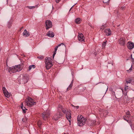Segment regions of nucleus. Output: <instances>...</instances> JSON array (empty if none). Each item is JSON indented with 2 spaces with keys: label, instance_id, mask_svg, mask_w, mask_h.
Returning <instances> with one entry per match:
<instances>
[{
  "label": "nucleus",
  "instance_id": "obj_12",
  "mask_svg": "<svg viewBox=\"0 0 134 134\" xmlns=\"http://www.w3.org/2000/svg\"><path fill=\"white\" fill-rule=\"evenodd\" d=\"M104 32L105 33V35L107 36H110L111 34V31L110 29H105L104 30Z\"/></svg>",
  "mask_w": 134,
  "mask_h": 134
},
{
  "label": "nucleus",
  "instance_id": "obj_42",
  "mask_svg": "<svg viewBox=\"0 0 134 134\" xmlns=\"http://www.w3.org/2000/svg\"><path fill=\"white\" fill-rule=\"evenodd\" d=\"M109 0H108V1H107V2H104V3H109ZM103 2H104V1H103Z\"/></svg>",
  "mask_w": 134,
  "mask_h": 134
},
{
  "label": "nucleus",
  "instance_id": "obj_30",
  "mask_svg": "<svg viewBox=\"0 0 134 134\" xmlns=\"http://www.w3.org/2000/svg\"><path fill=\"white\" fill-rule=\"evenodd\" d=\"M132 65H131V67L130 68V69L129 70H127V71L128 72H129V71H131V70H132Z\"/></svg>",
  "mask_w": 134,
  "mask_h": 134
},
{
  "label": "nucleus",
  "instance_id": "obj_21",
  "mask_svg": "<svg viewBox=\"0 0 134 134\" xmlns=\"http://www.w3.org/2000/svg\"><path fill=\"white\" fill-rule=\"evenodd\" d=\"M75 22L77 24L80 23L81 22L80 19L79 18H77L75 19Z\"/></svg>",
  "mask_w": 134,
  "mask_h": 134
},
{
  "label": "nucleus",
  "instance_id": "obj_18",
  "mask_svg": "<svg viewBox=\"0 0 134 134\" xmlns=\"http://www.w3.org/2000/svg\"><path fill=\"white\" fill-rule=\"evenodd\" d=\"M63 45V46H64L65 47V46L64 45V44L63 43H62L61 44H58V46H57L55 48H54V49H55V52H57V49H58V47H59L61 45Z\"/></svg>",
  "mask_w": 134,
  "mask_h": 134
},
{
  "label": "nucleus",
  "instance_id": "obj_31",
  "mask_svg": "<svg viewBox=\"0 0 134 134\" xmlns=\"http://www.w3.org/2000/svg\"><path fill=\"white\" fill-rule=\"evenodd\" d=\"M126 82L127 83V84L128 83H130L131 82V80H129V81H126Z\"/></svg>",
  "mask_w": 134,
  "mask_h": 134
},
{
  "label": "nucleus",
  "instance_id": "obj_26",
  "mask_svg": "<svg viewBox=\"0 0 134 134\" xmlns=\"http://www.w3.org/2000/svg\"><path fill=\"white\" fill-rule=\"evenodd\" d=\"M3 93H4V92H5L6 91H7V90L6 88L5 87H3Z\"/></svg>",
  "mask_w": 134,
  "mask_h": 134
},
{
  "label": "nucleus",
  "instance_id": "obj_25",
  "mask_svg": "<svg viewBox=\"0 0 134 134\" xmlns=\"http://www.w3.org/2000/svg\"><path fill=\"white\" fill-rule=\"evenodd\" d=\"M37 124L38 126L39 127H40L41 125L42 124L41 122L40 121H38L37 122Z\"/></svg>",
  "mask_w": 134,
  "mask_h": 134
},
{
  "label": "nucleus",
  "instance_id": "obj_17",
  "mask_svg": "<svg viewBox=\"0 0 134 134\" xmlns=\"http://www.w3.org/2000/svg\"><path fill=\"white\" fill-rule=\"evenodd\" d=\"M74 80H72L71 82L70 85L69 86V87L67 88V91H68L69 90H70L71 88L72 87V86L73 85V83Z\"/></svg>",
  "mask_w": 134,
  "mask_h": 134
},
{
  "label": "nucleus",
  "instance_id": "obj_45",
  "mask_svg": "<svg viewBox=\"0 0 134 134\" xmlns=\"http://www.w3.org/2000/svg\"><path fill=\"white\" fill-rule=\"evenodd\" d=\"M122 9H124L125 8V7H122Z\"/></svg>",
  "mask_w": 134,
  "mask_h": 134
},
{
  "label": "nucleus",
  "instance_id": "obj_11",
  "mask_svg": "<svg viewBox=\"0 0 134 134\" xmlns=\"http://www.w3.org/2000/svg\"><path fill=\"white\" fill-rule=\"evenodd\" d=\"M123 94L124 96L123 98V100L124 102H126L127 100L128 96L127 95V92H125L124 93V92L123 90H122Z\"/></svg>",
  "mask_w": 134,
  "mask_h": 134
},
{
  "label": "nucleus",
  "instance_id": "obj_49",
  "mask_svg": "<svg viewBox=\"0 0 134 134\" xmlns=\"http://www.w3.org/2000/svg\"><path fill=\"white\" fill-rule=\"evenodd\" d=\"M112 64V65H113V63H112V64Z\"/></svg>",
  "mask_w": 134,
  "mask_h": 134
},
{
  "label": "nucleus",
  "instance_id": "obj_9",
  "mask_svg": "<svg viewBox=\"0 0 134 134\" xmlns=\"http://www.w3.org/2000/svg\"><path fill=\"white\" fill-rule=\"evenodd\" d=\"M46 27L47 30L51 27L52 26L51 21L49 20H47L45 22Z\"/></svg>",
  "mask_w": 134,
  "mask_h": 134
},
{
  "label": "nucleus",
  "instance_id": "obj_43",
  "mask_svg": "<svg viewBox=\"0 0 134 134\" xmlns=\"http://www.w3.org/2000/svg\"><path fill=\"white\" fill-rule=\"evenodd\" d=\"M55 54H53V58H54V56H55Z\"/></svg>",
  "mask_w": 134,
  "mask_h": 134
},
{
  "label": "nucleus",
  "instance_id": "obj_34",
  "mask_svg": "<svg viewBox=\"0 0 134 134\" xmlns=\"http://www.w3.org/2000/svg\"><path fill=\"white\" fill-rule=\"evenodd\" d=\"M22 109L23 111V113H26V112L25 111V110H27V109H26V108H25V109H24L23 108Z\"/></svg>",
  "mask_w": 134,
  "mask_h": 134
},
{
  "label": "nucleus",
  "instance_id": "obj_47",
  "mask_svg": "<svg viewBox=\"0 0 134 134\" xmlns=\"http://www.w3.org/2000/svg\"><path fill=\"white\" fill-rule=\"evenodd\" d=\"M23 28V27H21V29H20V30H21Z\"/></svg>",
  "mask_w": 134,
  "mask_h": 134
},
{
  "label": "nucleus",
  "instance_id": "obj_6",
  "mask_svg": "<svg viewBox=\"0 0 134 134\" xmlns=\"http://www.w3.org/2000/svg\"><path fill=\"white\" fill-rule=\"evenodd\" d=\"M50 115V111L48 110H47L42 113V116L43 119L44 120H46L49 118Z\"/></svg>",
  "mask_w": 134,
  "mask_h": 134
},
{
  "label": "nucleus",
  "instance_id": "obj_13",
  "mask_svg": "<svg viewBox=\"0 0 134 134\" xmlns=\"http://www.w3.org/2000/svg\"><path fill=\"white\" fill-rule=\"evenodd\" d=\"M119 43L121 45H124L125 44V40L124 38H121L119 40Z\"/></svg>",
  "mask_w": 134,
  "mask_h": 134
},
{
  "label": "nucleus",
  "instance_id": "obj_7",
  "mask_svg": "<svg viewBox=\"0 0 134 134\" xmlns=\"http://www.w3.org/2000/svg\"><path fill=\"white\" fill-rule=\"evenodd\" d=\"M48 60L45 62L46 69L48 70L53 65L52 61L50 60L47 59Z\"/></svg>",
  "mask_w": 134,
  "mask_h": 134
},
{
  "label": "nucleus",
  "instance_id": "obj_20",
  "mask_svg": "<svg viewBox=\"0 0 134 134\" xmlns=\"http://www.w3.org/2000/svg\"><path fill=\"white\" fill-rule=\"evenodd\" d=\"M3 93L6 97L8 98L10 97L9 93L8 91L6 92Z\"/></svg>",
  "mask_w": 134,
  "mask_h": 134
},
{
  "label": "nucleus",
  "instance_id": "obj_40",
  "mask_svg": "<svg viewBox=\"0 0 134 134\" xmlns=\"http://www.w3.org/2000/svg\"><path fill=\"white\" fill-rule=\"evenodd\" d=\"M21 109L23 108V103H22L21 104Z\"/></svg>",
  "mask_w": 134,
  "mask_h": 134
},
{
  "label": "nucleus",
  "instance_id": "obj_23",
  "mask_svg": "<svg viewBox=\"0 0 134 134\" xmlns=\"http://www.w3.org/2000/svg\"><path fill=\"white\" fill-rule=\"evenodd\" d=\"M27 7L28 8L30 9H33L35 8L38 7V5H36L35 6H27Z\"/></svg>",
  "mask_w": 134,
  "mask_h": 134
},
{
  "label": "nucleus",
  "instance_id": "obj_16",
  "mask_svg": "<svg viewBox=\"0 0 134 134\" xmlns=\"http://www.w3.org/2000/svg\"><path fill=\"white\" fill-rule=\"evenodd\" d=\"M134 44L132 42H130L129 45L128 46V48L129 49H132L134 48Z\"/></svg>",
  "mask_w": 134,
  "mask_h": 134
},
{
  "label": "nucleus",
  "instance_id": "obj_24",
  "mask_svg": "<svg viewBox=\"0 0 134 134\" xmlns=\"http://www.w3.org/2000/svg\"><path fill=\"white\" fill-rule=\"evenodd\" d=\"M102 113L103 114V115L104 116H106V115H107L108 114V111H107L106 110H105L104 111H103L102 112Z\"/></svg>",
  "mask_w": 134,
  "mask_h": 134
},
{
  "label": "nucleus",
  "instance_id": "obj_50",
  "mask_svg": "<svg viewBox=\"0 0 134 134\" xmlns=\"http://www.w3.org/2000/svg\"><path fill=\"white\" fill-rule=\"evenodd\" d=\"M8 1V0H7V2Z\"/></svg>",
  "mask_w": 134,
  "mask_h": 134
},
{
  "label": "nucleus",
  "instance_id": "obj_4",
  "mask_svg": "<svg viewBox=\"0 0 134 134\" xmlns=\"http://www.w3.org/2000/svg\"><path fill=\"white\" fill-rule=\"evenodd\" d=\"M10 69L12 72L15 73L20 71L22 69L20 67V65H19L12 66L10 68Z\"/></svg>",
  "mask_w": 134,
  "mask_h": 134
},
{
  "label": "nucleus",
  "instance_id": "obj_14",
  "mask_svg": "<svg viewBox=\"0 0 134 134\" xmlns=\"http://www.w3.org/2000/svg\"><path fill=\"white\" fill-rule=\"evenodd\" d=\"M47 35L49 37H53L54 36V34L52 31H49L47 33Z\"/></svg>",
  "mask_w": 134,
  "mask_h": 134
},
{
  "label": "nucleus",
  "instance_id": "obj_48",
  "mask_svg": "<svg viewBox=\"0 0 134 134\" xmlns=\"http://www.w3.org/2000/svg\"><path fill=\"white\" fill-rule=\"evenodd\" d=\"M130 126H131V124H130Z\"/></svg>",
  "mask_w": 134,
  "mask_h": 134
},
{
  "label": "nucleus",
  "instance_id": "obj_38",
  "mask_svg": "<svg viewBox=\"0 0 134 134\" xmlns=\"http://www.w3.org/2000/svg\"><path fill=\"white\" fill-rule=\"evenodd\" d=\"M61 0H55V1L57 3H59Z\"/></svg>",
  "mask_w": 134,
  "mask_h": 134
},
{
  "label": "nucleus",
  "instance_id": "obj_44",
  "mask_svg": "<svg viewBox=\"0 0 134 134\" xmlns=\"http://www.w3.org/2000/svg\"><path fill=\"white\" fill-rule=\"evenodd\" d=\"M56 52H55V51H54V53L53 54H56Z\"/></svg>",
  "mask_w": 134,
  "mask_h": 134
},
{
  "label": "nucleus",
  "instance_id": "obj_8",
  "mask_svg": "<svg viewBox=\"0 0 134 134\" xmlns=\"http://www.w3.org/2000/svg\"><path fill=\"white\" fill-rule=\"evenodd\" d=\"M62 116V113L61 112H58V111L57 113L54 115L53 118V119L55 120H57Z\"/></svg>",
  "mask_w": 134,
  "mask_h": 134
},
{
  "label": "nucleus",
  "instance_id": "obj_39",
  "mask_svg": "<svg viewBox=\"0 0 134 134\" xmlns=\"http://www.w3.org/2000/svg\"><path fill=\"white\" fill-rule=\"evenodd\" d=\"M130 114V112L129 111H127L126 113V114L127 115H129Z\"/></svg>",
  "mask_w": 134,
  "mask_h": 134
},
{
  "label": "nucleus",
  "instance_id": "obj_46",
  "mask_svg": "<svg viewBox=\"0 0 134 134\" xmlns=\"http://www.w3.org/2000/svg\"><path fill=\"white\" fill-rule=\"evenodd\" d=\"M124 120H126L127 121H127V120H126L125 119V118H124Z\"/></svg>",
  "mask_w": 134,
  "mask_h": 134
},
{
  "label": "nucleus",
  "instance_id": "obj_10",
  "mask_svg": "<svg viewBox=\"0 0 134 134\" xmlns=\"http://www.w3.org/2000/svg\"><path fill=\"white\" fill-rule=\"evenodd\" d=\"M78 39L79 41H83L84 40V37L83 34L81 33H79Z\"/></svg>",
  "mask_w": 134,
  "mask_h": 134
},
{
  "label": "nucleus",
  "instance_id": "obj_1",
  "mask_svg": "<svg viewBox=\"0 0 134 134\" xmlns=\"http://www.w3.org/2000/svg\"><path fill=\"white\" fill-rule=\"evenodd\" d=\"M62 110L64 114H66V117L69 122V124H71V113L70 111H68L67 113L66 110L64 108V107L60 105H59L58 107V111L61 112Z\"/></svg>",
  "mask_w": 134,
  "mask_h": 134
},
{
  "label": "nucleus",
  "instance_id": "obj_36",
  "mask_svg": "<svg viewBox=\"0 0 134 134\" xmlns=\"http://www.w3.org/2000/svg\"><path fill=\"white\" fill-rule=\"evenodd\" d=\"M106 25H104V26H103L102 27V28H101V29H104V27H106Z\"/></svg>",
  "mask_w": 134,
  "mask_h": 134
},
{
  "label": "nucleus",
  "instance_id": "obj_28",
  "mask_svg": "<svg viewBox=\"0 0 134 134\" xmlns=\"http://www.w3.org/2000/svg\"><path fill=\"white\" fill-rule=\"evenodd\" d=\"M106 41L105 42H104L102 44V46L103 47H104L106 45Z\"/></svg>",
  "mask_w": 134,
  "mask_h": 134
},
{
  "label": "nucleus",
  "instance_id": "obj_37",
  "mask_svg": "<svg viewBox=\"0 0 134 134\" xmlns=\"http://www.w3.org/2000/svg\"><path fill=\"white\" fill-rule=\"evenodd\" d=\"M131 59L133 61H134V59H133V58H132V54H131Z\"/></svg>",
  "mask_w": 134,
  "mask_h": 134
},
{
  "label": "nucleus",
  "instance_id": "obj_3",
  "mask_svg": "<svg viewBox=\"0 0 134 134\" xmlns=\"http://www.w3.org/2000/svg\"><path fill=\"white\" fill-rule=\"evenodd\" d=\"M20 77V79L18 80V82L20 84H24L28 82L29 77L28 75L26 74L21 75Z\"/></svg>",
  "mask_w": 134,
  "mask_h": 134
},
{
  "label": "nucleus",
  "instance_id": "obj_32",
  "mask_svg": "<svg viewBox=\"0 0 134 134\" xmlns=\"http://www.w3.org/2000/svg\"><path fill=\"white\" fill-rule=\"evenodd\" d=\"M128 87V86H125V92H127V91H126L127 90V87Z\"/></svg>",
  "mask_w": 134,
  "mask_h": 134
},
{
  "label": "nucleus",
  "instance_id": "obj_19",
  "mask_svg": "<svg viewBox=\"0 0 134 134\" xmlns=\"http://www.w3.org/2000/svg\"><path fill=\"white\" fill-rule=\"evenodd\" d=\"M89 122H90V123L89 124L90 125L92 126L95 124L96 121L94 120H92L91 121H89Z\"/></svg>",
  "mask_w": 134,
  "mask_h": 134
},
{
  "label": "nucleus",
  "instance_id": "obj_15",
  "mask_svg": "<svg viewBox=\"0 0 134 134\" xmlns=\"http://www.w3.org/2000/svg\"><path fill=\"white\" fill-rule=\"evenodd\" d=\"M30 34L26 30H25L23 33V36H25V37H27L29 36Z\"/></svg>",
  "mask_w": 134,
  "mask_h": 134
},
{
  "label": "nucleus",
  "instance_id": "obj_5",
  "mask_svg": "<svg viewBox=\"0 0 134 134\" xmlns=\"http://www.w3.org/2000/svg\"><path fill=\"white\" fill-rule=\"evenodd\" d=\"M27 99V100H26L25 103L29 107H31L35 103L34 100L30 97H28Z\"/></svg>",
  "mask_w": 134,
  "mask_h": 134
},
{
  "label": "nucleus",
  "instance_id": "obj_2",
  "mask_svg": "<svg viewBox=\"0 0 134 134\" xmlns=\"http://www.w3.org/2000/svg\"><path fill=\"white\" fill-rule=\"evenodd\" d=\"M77 123L78 126H81L84 125L86 123L87 119L82 115L78 116L77 118Z\"/></svg>",
  "mask_w": 134,
  "mask_h": 134
},
{
  "label": "nucleus",
  "instance_id": "obj_35",
  "mask_svg": "<svg viewBox=\"0 0 134 134\" xmlns=\"http://www.w3.org/2000/svg\"><path fill=\"white\" fill-rule=\"evenodd\" d=\"M27 119H23L22 120V121L23 122H25L26 121Z\"/></svg>",
  "mask_w": 134,
  "mask_h": 134
},
{
  "label": "nucleus",
  "instance_id": "obj_41",
  "mask_svg": "<svg viewBox=\"0 0 134 134\" xmlns=\"http://www.w3.org/2000/svg\"><path fill=\"white\" fill-rule=\"evenodd\" d=\"M76 3H75V4H74V5L69 10V11H70V10H71V9H72V7L74 6L76 4Z\"/></svg>",
  "mask_w": 134,
  "mask_h": 134
},
{
  "label": "nucleus",
  "instance_id": "obj_33",
  "mask_svg": "<svg viewBox=\"0 0 134 134\" xmlns=\"http://www.w3.org/2000/svg\"><path fill=\"white\" fill-rule=\"evenodd\" d=\"M71 105H72V107H76V108L77 109H78L79 107L78 106H74V105H73L72 104Z\"/></svg>",
  "mask_w": 134,
  "mask_h": 134
},
{
  "label": "nucleus",
  "instance_id": "obj_29",
  "mask_svg": "<svg viewBox=\"0 0 134 134\" xmlns=\"http://www.w3.org/2000/svg\"><path fill=\"white\" fill-rule=\"evenodd\" d=\"M111 94H112V96L114 97V96H115V97L116 98V97L115 96V92L113 91H111Z\"/></svg>",
  "mask_w": 134,
  "mask_h": 134
},
{
  "label": "nucleus",
  "instance_id": "obj_22",
  "mask_svg": "<svg viewBox=\"0 0 134 134\" xmlns=\"http://www.w3.org/2000/svg\"><path fill=\"white\" fill-rule=\"evenodd\" d=\"M35 68V66L34 65H32L29 67L28 70L30 71L31 70L32 68L34 69Z\"/></svg>",
  "mask_w": 134,
  "mask_h": 134
},
{
  "label": "nucleus",
  "instance_id": "obj_27",
  "mask_svg": "<svg viewBox=\"0 0 134 134\" xmlns=\"http://www.w3.org/2000/svg\"><path fill=\"white\" fill-rule=\"evenodd\" d=\"M37 58L40 59H42L43 58V56H39L37 57Z\"/></svg>",
  "mask_w": 134,
  "mask_h": 134
}]
</instances>
